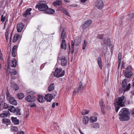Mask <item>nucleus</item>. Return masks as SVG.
<instances>
[{
	"mask_svg": "<svg viewBox=\"0 0 134 134\" xmlns=\"http://www.w3.org/2000/svg\"><path fill=\"white\" fill-rule=\"evenodd\" d=\"M12 67H16L17 63L16 60L15 59H14L12 60Z\"/></svg>",
	"mask_w": 134,
	"mask_h": 134,
	"instance_id": "obj_35",
	"label": "nucleus"
},
{
	"mask_svg": "<svg viewBox=\"0 0 134 134\" xmlns=\"http://www.w3.org/2000/svg\"><path fill=\"white\" fill-rule=\"evenodd\" d=\"M17 134H24L23 131H21L20 132H18Z\"/></svg>",
	"mask_w": 134,
	"mask_h": 134,
	"instance_id": "obj_57",
	"label": "nucleus"
},
{
	"mask_svg": "<svg viewBox=\"0 0 134 134\" xmlns=\"http://www.w3.org/2000/svg\"><path fill=\"white\" fill-rule=\"evenodd\" d=\"M103 5V2L100 0L98 1L96 5L97 7L99 9H101L102 8Z\"/></svg>",
	"mask_w": 134,
	"mask_h": 134,
	"instance_id": "obj_17",
	"label": "nucleus"
},
{
	"mask_svg": "<svg viewBox=\"0 0 134 134\" xmlns=\"http://www.w3.org/2000/svg\"><path fill=\"white\" fill-rule=\"evenodd\" d=\"M36 8L41 11H45L48 8V7L46 4L45 1H41L39 2L36 6Z\"/></svg>",
	"mask_w": 134,
	"mask_h": 134,
	"instance_id": "obj_4",
	"label": "nucleus"
},
{
	"mask_svg": "<svg viewBox=\"0 0 134 134\" xmlns=\"http://www.w3.org/2000/svg\"><path fill=\"white\" fill-rule=\"evenodd\" d=\"M103 102L102 100H101L100 101L99 103L100 105H102L103 104Z\"/></svg>",
	"mask_w": 134,
	"mask_h": 134,
	"instance_id": "obj_59",
	"label": "nucleus"
},
{
	"mask_svg": "<svg viewBox=\"0 0 134 134\" xmlns=\"http://www.w3.org/2000/svg\"><path fill=\"white\" fill-rule=\"evenodd\" d=\"M89 112V111L86 110H83L81 111V113L82 115H84L87 114Z\"/></svg>",
	"mask_w": 134,
	"mask_h": 134,
	"instance_id": "obj_39",
	"label": "nucleus"
},
{
	"mask_svg": "<svg viewBox=\"0 0 134 134\" xmlns=\"http://www.w3.org/2000/svg\"><path fill=\"white\" fill-rule=\"evenodd\" d=\"M92 21L91 20H88L85 21V23L82 25V28L84 30L87 28L92 23Z\"/></svg>",
	"mask_w": 134,
	"mask_h": 134,
	"instance_id": "obj_12",
	"label": "nucleus"
},
{
	"mask_svg": "<svg viewBox=\"0 0 134 134\" xmlns=\"http://www.w3.org/2000/svg\"><path fill=\"white\" fill-rule=\"evenodd\" d=\"M12 56L13 57H15L16 56L15 53L16 52L12 51Z\"/></svg>",
	"mask_w": 134,
	"mask_h": 134,
	"instance_id": "obj_52",
	"label": "nucleus"
},
{
	"mask_svg": "<svg viewBox=\"0 0 134 134\" xmlns=\"http://www.w3.org/2000/svg\"><path fill=\"white\" fill-rule=\"evenodd\" d=\"M62 68H56L54 72V75L55 76L58 78L63 76L64 74V71H62Z\"/></svg>",
	"mask_w": 134,
	"mask_h": 134,
	"instance_id": "obj_7",
	"label": "nucleus"
},
{
	"mask_svg": "<svg viewBox=\"0 0 134 134\" xmlns=\"http://www.w3.org/2000/svg\"><path fill=\"white\" fill-rule=\"evenodd\" d=\"M17 48V46L16 45H15L13 47L12 49V51L16 52V49Z\"/></svg>",
	"mask_w": 134,
	"mask_h": 134,
	"instance_id": "obj_47",
	"label": "nucleus"
},
{
	"mask_svg": "<svg viewBox=\"0 0 134 134\" xmlns=\"http://www.w3.org/2000/svg\"><path fill=\"white\" fill-rule=\"evenodd\" d=\"M6 18L5 16H3V15H2V17L1 19V20L2 21L4 22Z\"/></svg>",
	"mask_w": 134,
	"mask_h": 134,
	"instance_id": "obj_48",
	"label": "nucleus"
},
{
	"mask_svg": "<svg viewBox=\"0 0 134 134\" xmlns=\"http://www.w3.org/2000/svg\"><path fill=\"white\" fill-rule=\"evenodd\" d=\"M15 115H21V113L20 112V109L18 108L15 109V111L14 112Z\"/></svg>",
	"mask_w": 134,
	"mask_h": 134,
	"instance_id": "obj_29",
	"label": "nucleus"
},
{
	"mask_svg": "<svg viewBox=\"0 0 134 134\" xmlns=\"http://www.w3.org/2000/svg\"><path fill=\"white\" fill-rule=\"evenodd\" d=\"M106 109L108 110H110L111 109V107L109 105H108L106 106Z\"/></svg>",
	"mask_w": 134,
	"mask_h": 134,
	"instance_id": "obj_54",
	"label": "nucleus"
},
{
	"mask_svg": "<svg viewBox=\"0 0 134 134\" xmlns=\"http://www.w3.org/2000/svg\"><path fill=\"white\" fill-rule=\"evenodd\" d=\"M132 115L134 117V111H133L132 113Z\"/></svg>",
	"mask_w": 134,
	"mask_h": 134,
	"instance_id": "obj_64",
	"label": "nucleus"
},
{
	"mask_svg": "<svg viewBox=\"0 0 134 134\" xmlns=\"http://www.w3.org/2000/svg\"><path fill=\"white\" fill-rule=\"evenodd\" d=\"M61 47L63 49L65 50L66 49L67 46L65 42V40L64 39L62 41V42L61 43Z\"/></svg>",
	"mask_w": 134,
	"mask_h": 134,
	"instance_id": "obj_16",
	"label": "nucleus"
},
{
	"mask_svg": "<svg viewBox=\"0 0 134 134\" xmlns=\"http://www.w3.org/2000/svg\"><path fill=\"white\" fill-rule=\"evenodd\" d=\"M121 52H119L118 56V59L119 63H120L121 62Z\"/></svg>",
	"mask_w": 134,
	"mask_h": 134,
	"instance_id": "obj_36",
	"label": "nucleus"
},
{
	"mask_svg": "<svg viewBox=\"0 0 134 134\" xmlns=\"http://www.w3.org/2000/svg\"><path fill=\"white\" fill-rule=\"evenodd\" d=\"M13 123L14 125H18L19 124V120L16 117H12L11 118Z\"/></svg>",
	"mask_w": 134,
	"mask_h": 134,
	"instance_id": "obj_19",
	"label": "nucleus"
},
{
	"mask_svg": "<svg viewBox=\"0 0 134 134\" xmlns=\"http://www.w3.org/2000/svg\"><path fill=\"white\" fill-rule=\"evenodd\" d=\"M29 114V112L28 110L26 111V117L27 118Z\"/></svg>",
	"mask_w": 134,
	"mask_h": 134,
	"instance_id": "obj_55",
	"label": "nucleus"
},
{
	"mask_svg": "<svg viewBox=\"0 0 134 134\" xmlns=\"http://www.w3.org/2000/svg\"><path fill=\"white\" fill-rule=\"evenodd\" d=\"M24 96V94L22 93H19L17 94L18 98L20 99H22Z\"/></svg>",
	"mask_w": 134,
	"mask_h": 134,
	"instance_id": "obj_34",
	"label": "nucleus"
},
{
	"mask_svg": "<svg viewBox=\"0 0 134 134\" xmlns=\"http://www.w3.org/2000/svg\"><path fill=\"white\" fill-rule=\"evenodd\" d=\"M103 36V35L100 34L98 35L97 36V38H99L100 39H102Z\"/></svg>",
	"mask_w": 134,
	"mask_h": 134,
	"instance_id": "obj_51",
	"label": "nucleus"
},
{
	"mask_svg": "<svg viewBox=\"0 0 134 134\" xmlns=\"http://www.w3.org/2000/svg\"><path fill=\"white\" fill-rule=\"evenodd\" d=\"M87 42L85 40L84 41L83 44L82 49H85L87 46Z\"/></svg>",
	"mask_w": 134,
	"mask_h": 134,
	"instance_id": "obj_42",
	"label": "nucleus"
},
{
	"mask_svg": "<svg viewBox=\"0 0 134 134\" xmlns=\"http://www.w3.org/2000/svg\"><path fill=\"white\" fill-rule=\"evenodd\" d=\"M15 108L13 106L10 105L9 106L8 110L11 112L14 113L15 111Z\"/></svg>",
	"mask_w": 134,
	"mask_h": 134,
	"instance_id": "obj_28",
	"label": "nucleus"
},
{
	"mask_svg": "<svg viewBox=\"0 0 134 134\" xmlns=\"http://www.w3.org/2000/svg\"><path fill=\"white\" fill-rule=\"evenodd\" d=\"M56 93L55 92H54V93L51 94L52 95V98H54L56 96Z\"/></svg>",
	"mask_w": 134,
	"mask_h": 134,
	"instance_id": "obj_53",
	"label": "nucleus"
},
{
	"mask_svg": "<svg viewBox=\"0 0 134 134\" xmlns=\"http://www.w3.org/2000/svg\"><path fill=\"white\" fill-rule=\"evenodd\" d=\"M53 126H54L55 128H57V123L54 122L53 124Z\"/></svg>",
	"mask_w": 134,
	"mask_h": 134,
	"instance_id": "obj_56",
	"label": "nucleus"
},
{
	"mask_svg": "<svg viewBox=\"0 0 134 134\" xmlns=\"http://www.w3.org/2000/svg\"><path fill=\"white\" fill-rule=\"evenodd\" d=\"M91 127L93 128L96 129L98 128L99 127V124L97 123L91 124Z\"/></svg>",
	"mask_w": 134,
	"mask_h": 134,
	"instance_id": "obj_30",
	"label": "nucleus"
},
{
	"mask_svg": "<svg viewBox=\"0 0 134 134\" xmlns=\"http://www.w3.org/2000/svg\"><path fill=\"white\" fill-rule=\"evenodd\" d=\"M53 4L54 5L57 6V5H61L62 4V1L60 0L57 1L53 3Z\"/></svg>",
	"mask_w": 134,
	"mask_h": 134,
	"instance_id": "obj_33",
	"label": "nucleus"
},
{
	"mask_svg": "<svg viewBox=\"0 0 134 134\" xmlns=\"http://www.w3.org/2000/svg\"><path fill=\"white\" fill-rule=\"evenodd\" d=\"M64 1L66 3H68L70 2V1L68 0H64Z\"/></svg>",
	"mask_w": 134,
	"mask_h": 134,
	"instance_id": "obj_61",
	"label": "nucleus"
},
{
	"mask_svg": "<svg viewBox=\"0 0 134 134\" xmlns=\"http://www.w3.org/2000/svg\"><path fill=\"white\" fill-rule=\"evenodd\" d=\"M45 12L48 14H53L55 13V10L53 9H48H48L45 11Z\"/></svg>",
	"mask_w": 134,
	"mask_h": 134,
	"instance_id": "obj_23",
	"label": "nucleus"
},
{
	"mask_svg": "<svg viewBox=\"0 0 134 134\" xmlns=\"http://www.w3.org/2000/svg\"><path fill=\"white\" fill-rule=\"evenodd\" d=\"M127 17L128 18V20H132L134 18V14L131 13L129 14L127 16Z\"/></svg>",
	"mask_w": 134,
	"mask_h": 134,
	"instance_id": "obj_32",
	"label": "nucleus"
},
{
	"mask_svg": "<svg viewBox=\"0 0 134 134\" xmlns=\"http://www.w3.org/2000/svg\"><path fill=\"white\" fill-rule=\"evenodd\" d=\"M10 115V113L8 111H5L4 113L0 115V116L2 118H5Z\"/></svg>",
	"mask_w": 134,
	"mask_h": 134,
	"instance_id": "obj_20",
	"label": "nucleus"
},
{
	"mask_svg": "<svg viewBox=\"0 0 134 134\" xmlns=\"http://www.w3.org/2000/svg\"><path fill=\"white\" fill-rule=\"evenodd\" d=\"M109 41V40L108 39L107 40L106 39H104L103 42H102L101 45L104 46L107 45Z\"/></svg>",
	"mask_w": 134,
	"mask_h": 134,
	"instance_id": "obj_24",
	"label": "nucleus"
},
{
	"mask_svg": "<svg viewBox=\"0 0 134 134\" xmlns=\"http://www.w3.org/2000/svg\"><path fill=\"white\" fill-rule=\"evenodd\" d=\"M83 88L84 87L83 86L82 83L81 82H80L78 88L77 89L76 91L75 90L74 91L73 93L74 94L77 92L78 93L80 94L83 92Z\"/></svg>",
	"mask_w": 134,
	"mask_h": 134,
	"instance_id": "obj_10",
	"label": "nucleus"
},
{
	"mask_svg": "<svg viewBox=\"0 0 134 134\" xmlns=\"http://www.w3.org/2000/svg\"><path fill=\"white\" fill-rule=\"evenodd\" d=\"M9 30L8 29L6 30V31L5 33V38L7 40L8 39V36L9 35Z\"/></svg>",
	"mask_w": 134,
	"mask_h": 134,
	"instance_id": "obj_37",
	"label": "nucleus"
},
{
	"mask_svg": "<svg viewBox=\"0 0 134 134\" xmlns=\"http://www.w3.org/2000/svg\"><path fill=\"white\" fill-rule=\"evenodd\" d=\"M129 110L127 108L122 109L119 113V119L120 121H124L129 120Z\"/></svg>",
	"mask_w": 134,
	"mask_h": 134,
	"instance_id": "obj_2",
	"label": "nucleus"
},
{
	"mask_svg": "<svg viewBox=\"0 0 134 134\" xmlns=\"http://www.w3.org/2000/svg\"><path fill=\"white\" fill-rule=\"evenodd\" d=\"M126 99L123 96L118 97L114 101V104L115 107L116 111L117 112L120 107H123L125 105Z\"/></svg>",
	"mask_w": 134,
	"mask_h": 134,
	"instance_id": "obj_1",
	"label": "nucleus"
},
{
	"mask_svg": "<svg viewBox=\"0 0 134 134\" xmlns=\"http://www.w3.org/2000/svg\"><path fill=\"white\" fill-rule=\"evenodd\" d=\"M55 107V103H53L52 105V107L53 108H54Z\"/></svg>",
	"mask_w": 134,
	"mask_h": 134,
	"instance_id": "obj_58",
	"label": "nucleus"
},
{
	"mask_svg": "<svg viewBox=\"0 0 134 134\" xmlns=\"http://www.w3.org/2000/svg\"><path fill=\"white\" fill-rule=\"evenodd\" d=\"M63 12L65 14H66L67 16H70L69 14V12H68L65 9H64V10L63 11Z\"/></svg>",
	"mask_w": 134,
	"mask_h": 134,
	"instance_id": "obj_44",
	"label": "nucleus"
},
{
	"mask_svg": "<svg viewBox=\"0 0 134 134\" xmlns=\"http://www.w3.org/2000/svg\"><path fill=\"white\" fill-rule=\"evenodd\" d=\"M12 130L14 131L17 132L18 131V129L17 127L15 126H12L11 127Z\"/></svg>",
	"mask_w": 134,
	"mask_h": 134,
	"instance_id": "obj_38",
	"label": "nucleus"
},
{
	"mask_svg": "<svg viewBox=\"0 0 134 134\" xmlns=\"http://www.w3.org/2000/svg\"><path fill=\"white\" fill-rule=\"evenodd\" d=\"M43 97L41 95L38 96L37 97V100L40 103H43L44 100H43Z\"/></svg>",
	"mask_w": 134,
	"mask_h": 134,
	"instance_id": "obj_25",
	"label": "nucleus"
},
{
	"mask_svg": "<svg viewBox=\"0 0 134 134\" xmlns=\"http://www.w3.org/2000/svg\"><path fill=\"white\" fill-rule=\"evenodd\" d=\"M66 37V32L64 30H63L62 31L60 40L61 39L64 40Z\"/></svg>",
	"mask_w": 134,
	"mask_h": 134,
	"instance_id": "obj_22",
	"label": "nucleus"
},
{
	"mask_svg": "<svg viewBox=\"0 0 134 134\" xmlns=\"http://www.w3.org/2000/svg\"><path fill=\"white\" fill-rule=\"evenodd\" d=\"M101 110L102 112L104 114L105 113V111L104 110V109H101Z\"/></svg>",
	"mask_w": 134,
	"mask_h": 134,
	"instance_id": "obj_62",
	"label": "nucleus"
},
{
	"mask_svg": "<svg viewBox=\"0 0 134 134\" xmlns=\"http://www.w3.org/2000/svg\"><path fill=\"white\" fill-rule=\"evenodd\" d=\"M100 108H101V109H103L104 108V107L103 106V105H100Z\"/></svg>",
	"mask_w": 134,
	"mask_h": 134,
	"instance_id": "obj_63",
	"label": "nucleus"
},
{
	"mask_svg": "<svg viewBox=\"0 0 134 134\" xmlns=\"http://www.w3.org/2000/svg\"><path fill=\"white\" fill-rule=\"evenodd\" d=\"M2 122L4 124H5L7 125H10L11 123L10 120L7 118L3 119Z\"/></svg>",
	"mask_w": 134,
	"mask_h": 134,
	"instance_id": "obj_21",
	"label": "nucleus"
},
{
	"mask_svg": "<svg viewBox=\"0 0 134 134\" xmlns=\"http://www.w3.org/2000/svg\"><path fill=\"white\" fill-rule=\"evenodd\" d=\"M59 58L61 60V64L62 66H65L67 64V61L65 57L64 56H59L58 59V60Z\"/></svg>",
	"mask_w": 134,
	"mask_h": 134,
	"instance_id": "obj_11",
	"label": "nucleus"
},
{
	"mask_svg": "<svg viewBox=\"0 0 134 134\" xmlns=\"http://www.w3.org/2000/svg\"><path fill=\"white\" fill-rule=\"evenodd\" d=\"M11 104L15 105H17V103L16 101L14 99L12 103H11Z\"/></svg>",
	"mask_w": 134,
	"mask_h": 134,
	"instance_id": "obj_46",
	"label": "nucleus"
},
{
	"mask_svg": "<svg viewBox=\"0 0 134 134\" xmlns=\"http://www.w3.org/2000/svg\"><path fill=\"white\" fill-rule=\"evenodd\" d=\"M30 93V95L28 96L25 98L26 100L28 102H31L35 101L36 100V98L34 94L35 93L34 92L31 91L27 92V94Z\"/></svg>",
	"mask_w": 134,
	"mask_h": 134,
	"instance_id": "obj_6",
	"label": "nucleus"
},
{
	"mask_svg": "<svg viewBox=\"0 0 134 134\" xmlns=\"http://www.w3.org/2000/svg\"><path fill=\"white\" fill-rule=\"evenodd\" d=\"M52 95L50 94H47L46 95L45 97V99L47 102H51L52 100Z\"/></svg>",
	"mask_w": 134,
	"mask_h": 134,
	"instance_id": "obj_15",
	"label": "nucleus"
},
{
	"mask_svg": "<svg viewBox=\"0 0 134 134\" xmlns=\"http://www.w3.org/2000/svg\"><path fill=\"white\" fill-rule=\"evenodd\" d=\"M10 73L12 75H15L16 74L17 72L16 70L11 69L10 71Z\"/></svg>",
	"mask_w": 134,
	"mask_h": 134,
	"instance_id": "obj_40",
	"label": "nucleus"
},
{
	"mask_svg": "<svg viewBox=\"0 0 134 134\" xmlns=\"http://www.w3.org/2000/svg\"><path fill=\"white\" fill-rule=\"evenodd\" d=\"M6 96L7 99H9L12 96L10 95L9 92H7L6 93Z\"/></svg>",
	"mask_w": 134,
	"mask_h": 134,
	"instance_id": "obj_45",
	"label": "nucleus"
},
{
	"mask_svg": "<svg viewBox=\"0 0 134 134\" xmlns=\"http://www.w3.org/2000/svg\"><path fill=\"white\" fill-rule=\"evenodd\" d=\"M35 106V105L34 103H32L28 105V106H30L31 107H34Z\"/></svg>",
	"mask_w": 134,
	"mask_h": 134,
	"instance_id": "obj_49",
	"label": "nucleus"
},
{
	"mask_svg": "<svg viewBox=\"0 0 134 134\" xmlns=\"http://www.w3.org/2000/svg\"><path fill=\"white\" fill-rule=\"evenodd\" d=\"M32 10L31 8L27 9L23 14V16L25 19L27 20L30 18L31 13L30 12Z\"/></svg>",
	"mask_w": 134,
	"mask_h": 134,
	"instance_id": "obj_8",
	"label": "nucleus"
},
{
	"mask_svg": "<svg viewBox=\"0 0 134 134\" xmlns=\"http://www.w3.org/2000/svg\"><path fill=\"white\" fill-rule=\"evenodd\" d=\"M89 119L88 116H83L82 118L83 123L85 125L87 124L89 121Z\"/></svg>",
	"mask_w": 134,
	"mask_h": 134,
	"instance_id": "obj_18",
	"label": "nucleus"
},
{
	"mask_svg": "<svg viewBox=\"0 0 134 134\" xmlns=\"http://www.w3.org/2000/svg\"><path fill=\"white\" fill-rule=\"evenodd\" d=\"M21 37V35L18 34H16L14 35L13 39V43L15 42L17 40L20 39Z\"/></svg>",
	"mask_w": 134,
	"mask_h": 134,
	"instance_id": "obj_14",
	"label": "nucleus"
},
{
	"mask_svg": "<svg viewBox=\"0 0 134 134\" xmlns=\"http://www.w3.org/2000/svg\"><path fill=\"white\" fill-rule=\"evenodd\" d=\"M127 81L125 79L122 82V86L121 87L120 90L121 92H125L128 91L130 89L131 84L129 83L126 86L127 83Z\"/></svg>",
	"mask_w": 134,
	"mask_h": 134,
	"instance_id": "obj_5",
	"label": "nucleus"
},
{
	"mask_svg": "<svg viewBox=\"0 0 134 134\" xmlns=\"http://www.w3.org/2000/svg\"><path fill=\"white\" fill-rule=\"evenodd\" d=\"M80 41L78 39H75L74 40V43L72 41L71 42V46L69 45V48L70 52H71V54L73 53L74 50V47L75 48V50L76 51L77 50V48L78 47V45L80 43Z\"/></svg>",
	"mask_w": 134,
	"mask_h": 134,
	"instance_id": "obj_3",
	"label": "nucleus"
},
{
	"mask_svg": "<svg viewBox=\"0 0 134 134\" xmlns=\"http://www.w3.org/2000/svg\"><path fill=\"white\" fill-rule=\"evenodd\" d=\"M9 106L8 105L6 104H4V106L3 107V108L4 109H7L9 108Z\"/></svg>",
	"mask_w": 134,
	"mask_h": 134,
	"instance_id": "obj_50",
	"label": "nucleus"
},
{
	"mask_svg": "<svg viewBox=\"0 0 134 134\" xmlns=\"http://www.w3.org/2000/svg\"><path fill=\"white\" fill-rule=\"evenodd\" d=\"M87 0H81V2L82 3H85Z\"/></svg>",
	"mask_w": 134,
	"mask_h": 134,
	"instance_id": "obj_60",
	"label": "nucleus"
},
{
	"mask_svg": "<svg viewBox=\"0 0 134 134\" xmlns=\"http://www.w3.org/2000/svg\"><path fill=\"white\" fill-rule=\"evenodd\" d=\"M7 99L10 103L11 104V103H12L15 99L13 97H12L9 99Z\"/></svg>",
	"mask_w": 134,
	"mask_h": 134,
	"instance_id": "obj_43",
	"label": "nucleus"
},
{
	"mask_svg": "<svg viewBox=\"0 0 134 134\" xmlns=\"http://www.w3.org/2000/svg\"><path fill=\"white\" fill-rule=\"evenodd\" d=\"M12 86V87L15 90H17L19 89L18 86L15 83H13Z\"/></svg>",
	"mask_w": 134,
	"mask_h": 134,
	"instance_id": "obj_41",
	"label": "nucleus"
},
{
	"mask_svg": "<svg viewBox=\"0 0 134 134\" xmlns=\"http://www.w3.org/2000/svg\"><path fill=\"white\" fill-rule=\"evenodd\" d=\"M54 86L53 83H52L49 86L48 88L49 91L51 92L54 90Z\"/></svg>",
	"mask_w": 134,
	"mask_h": 134,
	"instance_id": "obj_27",
	"label": "nucleus"
},
{
	"mask_svg": "<svg viewBox=\"0 0 134 134\" xmlns=\"http://www.w3.org/2000/svg\"><path fill=\"white\" fill-rule=\"evenodd\" d=\"M124 74L125 77L129 78L132 75L131 69L129 68H127L123 72Z\"/></svg>",
	"mask_w": 134,
	"mask_h": 134,
	"instance_id": "obj_9",
	"label": "nucleus"
},
{
	"mask_svg": "<svg viewBox=\"0 0 134 134\" xmlns=\"http://www.w3.org/2000/svg\"><path fill=\"white\" fill-rule=\"evenodd\" d=\"M98 65L101 69L102 68V62L101 59L100 58H98L97 59Z\"/></svg>",
	"mask_w": 134,
	"mask_h": 134,
	"instance_id": "obj_26",
	"label": "nucleus"
},
{
	"mask_svg": "<svg viewBox=\"0 0 134 134\" xmlns=\"http://www.w3.org/2000/svg\"><path fill=\"white\" fill-rule=\"evenodd\" d=\"M24 26V25L21 23L18 24L16 27L17 31L19 32H21L23 29Z\"/></svg>",
	"mask_w": 134,
	"mask_h": 134,
	"instance_id": "obj_13",
	"label": "nucleus"
},
{
	"mask_svg": "<svg viewBox=\"0 0 134 134\" xmlns=\"http://www.w3.org/2000/svg\"><path fill=\"white\" fill-rule=\"evenodd\" d=\"M97 120V118L95 116H93L91 117L90 118V122H96Z\"/></svg>",
	"mask_w": 134,
	"mask_h": 134,
	"instance_id": "obj_31",
	"label": "nucleus"
}]
</instances>
